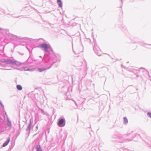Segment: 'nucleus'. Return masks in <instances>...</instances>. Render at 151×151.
<instances>
[{
  "label": "nucleus",
  "instance_id": "obj_1",
  "mask_svg": "<svg viewBox=\"0 0 151 151\" xmlns=\"http://www.w3.org/2000/svg\"><path fill=\"white\" fill-rule=\"evenodd\" d=\"M40 47L43 48L45 52H47L48 49H49L50 47L47 44H43L40 45Z\"/></svg>",
  "mask_w": 151,
  "mask_h": 151
},
{
  "label": "nucleus",
  "instance_id": "obj_2",
  "mask_svg": "<svg viewBox=\"0 0 151 151\" xmlns=\"http://www.w3.org/2000/svg\"><path fill=\"white\" fill-rule=\"evenodd\" d=\"M64 122V120L63 119H60L59 121L58 122V126L60 127L63 126L64 125H62L63 124Z\"/></svg>",
  "mask_w": 151,
  "mask_h": 151
},
{
  "label": "nucleus",
  "instance_id": "obj_3",
  "mask_svg": "<svg viewBox=\"0 0 151 151\" xmlns=\"http://www.w3.org/2000/svg\"><path fill=\"white\" fill-rule=\"evenodd\" d=\"M10 140V138L9 137L7 139V140H6L5 142L3 144V147H5L9 143V142Z\"/></svg>",
  "mask_w": 151,
  "mask_h": 151
},
{
  "label": "nucleus",
  "instance_id": "obj_4",
  "mask_svg": "<svg viewBox=\"0 0 151 151\" xmlns=\"http://www.w3.org/2000/svg\"><path fill=\"white\" fill-rule=\"evenodd\" d=\"M17 88L19 90H21L22 89V86L20 85H17Z\"/></svg>",
  "mask_w": 151,
  "mask_h": 151
},
{
  "label": "nucleus",
  "instance_id": "obj_5",
  "mask_svg": "<svg viewBox=\"0 0 151 151\" xmlns=\"http://www.w3.org/2000/svg\"><path fill=\"white\" fill-rule=\"evenodd\" d=\"M58 2L59 3L58 5L60 7H62V3L61 0H57Z\"/></svg>",
  "mask_w": 151,
  "mask_h": 151
},
{
  "label": "nucleus",
  "instance_id": "obj_6",
  "mask_svg": "<svg viewBox=\"0 0 151 151\" xmlns=\"http://www.w3.org/2000/svg\"><path fill=\"white\" fill-rule=\"evenodd\" d=\"M124 120L125 124H126L128 122V120L126 117H124Z\"/></svg>",
  "mask_w": 151,
  "mask_h": 151
},
{
  "label": "nucleus",
  "instance_id": "obj_7",
  "mask_svg": "<svg viewBox=\"0 0 151 151\" xmlns=\"http://www.w3.org/2000/svg\"><path fill=\"white\" fill-rule=\"evenodd\" d=\"M37 151H42L40 147V146L37 147Z\"/></svg>",
  "mask_w": 151,
  "mask_h": 151
},
{
  "label": "nucleus",
  "instance_id": "obj_8",
  "mask_svg": "<svg viewBox=\"0 0 151 151\" xmlns=\"http://www.w3.org/2000/svg\"><path fill=\"white\" fill-rule=\"evenodd\" d=\"M38 70H39V71L41 72L42 71L45 70V68H43L42 69L41 68H39L38 69Z\"/></svg>",
  "mask_w": 151,
  "mask_h": 151
},
{
  "label": "nucleus",
  "instance_id": "obj_9",
  "mask_svg": "<svg viewBox=\"0 0 151 151\" xmlns=\"http://www.w3.org/2000/svg\"><path fill=\"white\" fill-rule=\"evenodd\" d=\"M147 115L148 116L150 117V118H151V113L149 112L147 113Z\"/></svg>",
  "mask_w": 151,
  "mask_h": 151
},
{
  "label": "nucleus",
  "instance_id": "obj_10",
  "mask_svg": "<svg viewBox=\"0 0 151 151\" xmlns=\"http://www.w3.org/2000/svg\"><path fill=\"white\" fill-rule=\"evenodd\" d=\"M7 124L8 126H10L11 125V123L9 122H7Z\"/></svg>",
  "mask_w": 151,
  "mask_h": 151
}]
</instances>
